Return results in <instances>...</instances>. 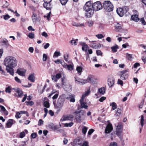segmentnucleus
Here are the masks:
<instances>
[{
  "instance_id": "nucleus-42",
  "label": "nucleus",
  "mask_w": 146,
  "mask_h": 146,
  "mask_svg": "<svg viewBox=\"0 0 146 146\" xmlns=\"http://www.w3.org/2000/svg\"><path fill=\"white\" fill-rule=\"evenodd\" d=\"M73 123L70 122L69 123H66L64 124V126L66 127H70L72 126Z\"/></svg>"
},
{
  "instance_id": "nucleus-63",
  "label": "nucleus",
  "mask_w": 146,
  "mask_h": 146,
  "mask_svg": "<svg viewBox=\"0 0 146 146\" xmlns=\"http://www.w3.org/2000/svg\"><path fill=\"white\" fill-rule=\"evenodd\" d=\"M15 80L18 83H21V80L17 76L15 78Z\"/></svg>"
},
{
  "instance_id": "nucleus-31",
  "label": "nucleus",
  "mask_w": 146,
  "mask_h": 146,
  "mask_svg": "<svg viewBox=\"0 0 146 146\" xmlns=\"http://www.w3.org/2000/svg\"><path fill=\"white\" fill-rule=\"evenodd\" d=\"M92 47L94 48L97 49L101 47L100 44L99 43H96L93 44Z\"/></svg>"
},
{
  "instance_id": "nucleus-13",
  "label": "nucleus",
  "mask_w": 146,
  "mask_h": 146,
  "mask_svg": "<svg viewBox=\"0 0 146 146\" xmlns=\"http://www.w3.org/2000/svg\"><path fill=\"white\" fill-rule=\"evenodd\" d=\"M114 83V78L112 76L109 77L108 80V84L109 88L112 87Z\"/></svg>"
},
{
  "instance_id": "nucleus-60",
  "label": "nucleus",
  "mask_w": 146,
  "mask_h": 146,
  "mask_svg": "<svg viewBox=\"0 0 146 146\" xmlns=\"http://www.w3.org/2000/svg\"><path fill=\"white\" fill-rule=\"evenodd\" d=\"M1 109V111L3 112L6 110V109L3 106L0 105V111Z\"/></svg>"
},
{
  "instance_id": "nucleus-49",
  "label": "nucleus",
  "mask_w": 146,
  "mask_h": 146,
  "mask_svg": "<svg viewBox=\"0 0 146 146\" xmlns=\"http://www.w3.org/2000/svg\"><path fill=\"white\" fill-rule=\"evenodd\" d=\"M25 136V132L23 131L21 132L19 135V137L20 138H23Z\"/></svg>"
},
{
  "instance_id": "nucleus-43",
  "label": "nucleus",
  "mask_w": 146,
  "mask_h": 146,
  "mask_svg": "<svg viewBox=\"0 0 146 146\" xmlns=\"http://www.w3.org/2000/svg\"><path fill=\"white\" fill-rule=\"evenodd\" d=\"M26 103V105L28 106H32L34 104V102L32 101L27 102L26 101L25 102Z\"/></svg>"
},
{
  "instance_id": "nucleus-5",
  "label": "nucleus",
  "mask_w": 146,
  "mask_h": 146,
  "mask_svg": "<svg viewBox=\"0 0 146 146\" xmlns=\"http://www.w3.org/2000/svg\"><path fill=\"white\" fill-rule=\"evenodd\" d=\"M64 102V99L61 97H60L57 100L56 103L54 101H53V103L55 108L57 109H60L63 106Z\"/></svg>"
},
{
  "instance_id": "nucleus-7",
  "label": "nucleus",
  "mask_w": 146,
  "mask_h": 146,
  "mask_svg": "<svg viewBox=\"0 0 146 146\" xmlns=\"http://www.w3.org/2000/svg\"><path fill=\"white\" fill-rule=\"evenodd\" d=\"M129 71V69L123 70L119 72V75L120 76V79L122 80H125L128 77V72Z\"/></svg>"
},
{
  "instance_id": "nucleus-18",
  "label": "nucleus",
  "mask_w": 146,
  "mask_h": 146,
  "mask_svg": "<svg viewBox=\"0 0 146 146\" xmlns=\"http://www.w3.org/2000/svg\"><path fill=\"white\" fill-rule=\"evenodd\" d=\"M15 91L18 94V96L20 98H21L23 95V93L22 91L19 88L15 89Z\"/></svg>"
},
{
  "instance_id": "nucleus-27",
  "label": "nucleus",
  "mask_w": 146,
  "mask_h": 146,
  "mask_svg": "<svg viewBox=\"0 0 146 146\" xmlns=\"http://www.w3.org/2000/svg\"><path fill=\"white\" fill-rule=\"evenodd\" d=\"M82 43L81 44L82 46V50L86 51L88 47V46L87 44L84 42H82Z\"/></svg>"
},
{
  "instance_id": "nucleus-1",
  "label": "nucleus",
  "mask_w": 146,
  "mask_h": 146,
  "mask_svg": "<svg viewBox=\"0 0 146 146\" xmlns=\"http://www.w3.org/2000/svg\"><path fill=\"white\" fill-rule=\"evenodd\" d=\"M17 61L16 58L12 56H7L4 61V64L6 66V70L7 72L12 76L14 74L13 68L17 66Z\"/></svg>"
},
{
  "instance_id": "nucleus-15",
  "label": "nucleus",
  "mask_w": 146,
  "mask_h": 146,
  "mask_svg": "<svg viewBox=\"0 0 146 146\" xmlns=\"http://www.w3.org/2000/svg\"><path fill=\"white\" fill-rule=\"evenodd\" d=\"M84 100H82L81 99L80 100V102L81 104V108H84L85 109H87L88 106L87 105V103L86 102H84Z\"/></svg>"
},
{
  "instance_id": "nucleus-39",
  "label": "nucleus",
  "mask_w": 146,
  "mask_h": 146,
  "mask_svg": "<svg viewBox=\"0 0 146 146\" xmlns=\"http://www.w3.org/2000/svg\"><path fill=\"white\" fill-rule=\"evenodd\" d=\"M80 145L81 146H89L88 142L86 141H84L83 143H80Z\"/></svg>"
},
{
  "instance_id": "nucleus-57",
  "label": "nucleus",
  "mask_w": 146,
  "mask_h": 146,
  "mask_svg": "<svg viewBox=\"0 0 146 146\" xmlns=\"http://www.w3.org/2000/svg\"><path fill=\"white\" fill-rule=\"evenodd\" d=\"M24 97L21 101L22 102H24L25 101L27 97V94H25L24 95Z\"/></svg>"
},
{
  "instance_id": "nucleus-3",
  "label": "nucleus",
  "mask_w": 146,
  "mask_h": 146,
  "mask_svg": "<svg viewBox=\"0 0 146 146\" xmlns=\"http://www.w3.org/2000/svg\"><path fill=\"white\" fill-rule=\"evenodd\" d=\"M90 1L87 2L83 8L85 12H86L85 15L88 18L91 17L94 13L92 3Z\"/></svg>"
},
{
  "instance_id": "nucleus-12",
  "label": "nucleus",
  "mask_w": 146,
  "mask_h": 146,
  "mask_svg": "<svg viewBox=\"0 0 146 146\" xmlns=\"http://www.w3.org/2000/svg\"><path fill=\"white\" fill-rule=\"evenodd\" d=\"M113 130L112 125L111 124L109 123L107 125L105 129V133H110Z\"/></svg>"
},
{
  "instance_id": "nucleus-10",
  "label": "nucleus",
  "mask_w": 146,
  "mask_h": 146,
  "mask_svg": "<svg viewBox=\"0 0 146 146\" xmlns=\"http://www.w3.org/2000/svg\"><path fill=\"white\" fill-rule=\"evenodd\" d=\"M127 11L126 10V9H123L121 8L117 9V14L121 17H122L124 14V11Z\"/></svg>"
},
{
  "instance_id": "nucleus-6",
  "label": "nucleus",
  "mask_w": 146,
  "mask_h": 146,
  "mask_svg": "<svg viewBox=\"0 0 146 146\" xmlns=\"http://www.w3.org/2000/svg\"><path fill=\"white\" fill-rule=\"evenodd\" d=\"M123 125L122 123L119 122L118 123L116 128V135L119 138L120 140H122V136L121 134L122 132Z\"/></svg>"
},
{
  "instance_id": "nucleus-44",
  "label": "nucleus",
  "mask_w": 146,
  "mask_h": 146,
  "mask_svg": "<svg viewBox=\"0 0 146 146\" xmlns=\"http://www.w3.org/2000/svg\"><path fill=\"white\" fill-rule=\"evenodd\" d=\"M89 27H91L92 26L94 23L93 22L91 21H89L87 23Z\"/></svg>"
},
{
  "instance_id": "nucleus-14",
  "label": "nucleus",
  "mask_w": 146,
  "mask_h": 146,
  "mask_svg": "<svg viewBox=\"0 0 146 146\" xmlns=\"http://www.w3.org/2000/svg\"><path fill=\"white\" fill-rule=\"evenodd\" d=\"M75 96L74 95L70 94L66 98V99L70 100L71 102H74L75 101Z\"/></svg>"
},
{
  "instance_id": "nucleus-50",
  "label": "nucleus",
  "mask_w": 146,
  "mask_h": 146,
  "mask_svg": "<svg viewBox=\"0 0 146 146\" xmlns=\"http://www.w3.org/2000/svg\"><path fill=\"white\" fill-rule=\"evenodd\" d=\"M87 129L86 127H84L82 129V132L84 134H85L87 131Z\"/></svg>"
},
{
  "instance_id": "nucleus-55",
  "label": "nucleus",
  "mask_w": 146,
  "mask_h": 146,
  "mask_svg": "<svg viewBox=\"0 0 146 146\" xmlns=\"http://www.w3.org/2000/svg\"><path fill=\"white\" fill-rule=\"evenodd\" d=\"M36 135H37V134L36 133H33L31 134V137L32 138H33V139H35L36 137Z\"/></svg>"
},
{
  "instance_id": "nucleus-36",
  "label": "nucleus",
  "mask_w": 146,
  "mask_h": 146,
  "mask_svg": "<svg viewBox=\"0 0 146 146\" xmlns=\"http://www.w3.org/2000/svg\"><path fill=\"white\" fill-rule=\"evenodd\" d=\"M60 52H59L55 51L53 56V57L55 58L56 57H58L60 55Z\"/></svg>"
},
{
  "instance_id": "nucleus-4",
  "label": "nucleus",
  "mask_w": 146,
  "mask_h": 146,
  "mask_svg": "<svg viewBox=\"0 0 146 146\" xmlns=\"http://www.w3.org/2000/svg\"><path fill=\"white\" fill-rule=\"evenodd\" d=\"M103 7L106 11L109 12L113 10V6L111 2L107 1L104 2Z\"/></svg>"
},
{
  "instance_id": "nucleus-41",
  "label": "nucleus",
  "mask_w": 146,
  "mask_h": 146,
  "mask_svg": "<svg viewBox=\"0 0 146 146\" xmlns=\"http://www.w3.org/2000/svg\"><path fill=\"white\" fill-rule=\"evenodd\" d=\"M44 106L46 108H49L50 106L49 103L47 101H45L44 103Z\"/></svg>"
},
{
  "instance_id": "nucleus-33",
  "label": "nucleus",
  "mask_w": 146,
  "mask_h": 146,
  "mask_svg": "<svg viewBox=\"0 0 146 146\" xmlns=\"http://www.w3.org/2000/svg\"><path fill=\"white\" fill-rule=\"evenodd\" d=\"M82 67L80 66H77L76 70L77 71L79 75H80L82 71Z\"/></svg>"
},
{
  "instance_id": "nucleus-23",
  "label": "nucleus",
  "mask_w": 146,
  "mask_h": 146,
  "mask_svg": "<svg viewBox=\"0 0 146 146\" xmlns=\"http://www.w3.org/2000/svg\"><path fill=\"white\" fill-rule=\"evenodd\" d=\"M131 19L134 21L137 22L139 20V19L138 17V15L136 14L132 15L131 17Z\"/></svg>"
},
{
  "instance_id": "nucleus-59",
  "label": "nucleus",
  "mask_w": 146,
  "mask_h": 146,
  "mask_svg": "<svg viewBox=\"0 0 146 146\" xmlns=\"http://www.w3.org/2000/svg\"><path fill=\"white\" fill-rule=\"evenodd\" d=\"M49 127L50 128H51V129H55L56 127L52 123H51L49 125Z\"/></svg>"
},
{
  "instance_id": "nucleus-38",
  "label": "nucleus",
  "mask_w": 146,
  "mask_h": 146,
  "mask_svg": "<svg viewBox=\"0 0 146 146\" xmlns=\"http://www.w3.org/2000/svg\"><path fill=\"white\" fill-rule=\"evenodd\" d=\"M2 17H3L5 20H7L10 18V16L8 14H7L5 15H3L1 17V18Z\"/></svg>"
},
{
  "instance_id": "nucleus-58",
  "label": "nucleus",
  "mask_w": 146,
  "mask_h": 146,
  "mask_svg": "<svg viewBox=\"0 0 146 146\" xmlns=\"http://www.w3.org/2000/svg\"><path fill=\"white\" fill-rule=\"evenodd\" d=\"M96 52L98 55L102 56V52L100 50H97L96 51Z\"/></svg>"
},
{
  "instance_id": "nucleus-47",
  "label": "nucleus",
  "mask_w": 146,
  "mask_h": 146,
  "mask_svg": "<svg viewBox=\"0 0 146 146\" xmlns=\"http://www.w3.org/2000/svg\"><path fill=\"white\" fill-rule=\"evenodd\" d=\"M144 120V116L143 115H141V123L142 127L144 123L143 122Z\"/></svg>"
},
{
  "instance_id": "nucleus-29",
  "label": "nucleus",
  "mask_w": 146,
  "mask_h": 146,
  "mask_svg": "<svg viewBox=\"0 0 146 146\" xmlns=\"http://www.w3.org/2000/svg\"><path fill=\"white\" fill-rule=\"evenodd\" d=\"M110 106H112V109L113 110H115L117 107V105L115 102L110 103Z\"/></svg>"
},
{
  "instance_id": "nucleus-22",
  "label": "nucleus",
  "mask_w": 146,
  "mask_h": 146,
  "mask_svg": "<svg viewBox=\"0 0 146 146\" xmlns=\"http://www.w3.org/2000/svg\"><path fill=\"white\" fill-rule=\"evenodd\" d=\"M90 89L87 90V91H86L82 95V97L81 99L82 100H84L86 96H88L90 93Z\"/></svg>"
},
{
  "instance_id": "nucleus-48",
  "label": "nucleus",
  "mask_w": 146,
  "mask_h": 146,
  "mask_svg": "<svg viewBox=\"0 0 146 146\" xmlns=\"http://www.w3.org/2000/svg\"><path fill=\"white\" fill-rule=\"evenodd\" d=\"M28 36L29 38L33 39L35 37L34 34L32 33H30L29 34Z\"/></svg>"
},
{
  "instance_id": "nucleus-9",
  "label": "nucleus",
  "mask_w": 146,
  "mask_h": 146,
  "mask_svg": "<svg viewBox=\"0 0 146 146\" xmlns=\"http://www.w3.org/2000/svg\"><path fill=\"white\" fill-rule=\"evenodd\" d=\"M44 3L43 4L44 7L47 10H50L51 8V5L50 4V3L52 0H44Z\"/></svg>"
},
{
  "instance_id": "nucleus-52",
  "label": "nucleus",
  "mask_w": 146,
  "mask_h": 146,
  "mask_svg": "<svg viewBox=\"0 0 146 146\" xmlns=\"http://www.w3.org/2000/svg\"><path fill=\"white\" fill-rule=\"evenodd\" d=\"M70 43H71L72 45H74V46L77 45L76 42L74 40L72 39L70 41Z\"/></svg>"
},
{
  "instance_id": "nucleus-17",
  "label": "nucleus",
  "mask_w": 146,
  "mask_h": 146,
  "mask_svg": "<svg viewBox=\"0 0 146 146\" xmlns=\"http://www.w3.org/2000/svg\"><path fill=\"white\" fill-rule=\"evenodd\" d=\"M15 121L12 119H9L6 123V126L8 128H10L11 127L12 125L15 123Z\"/></svg>"
},
{
  "instance_id": "nucleus-11",
  "label": "nucleus",
  "mask_w": 146,
  "mask_h": 146,
  "mask_svg": "<svg viewBox=\"0 0 146 146\" xmlns=\"http://www.w3.org/2000/svg\"><path fill=\"white\" fill-rule=\"evenodd\" d=\"M60 63L64 68L68 70H72L73 69V66L71 64L67 65L64 62H61Z\"/></svg>"
},
{
  "instance_id": "nucleus-61",
  "label": "nucleus",
  "mask_w": 146,
  "mask_h": 146,
  "mask_svg": "<svg viewBox=\"0 0 146 146\" xmlns=\"http://www.w3.org/2000/svg\"><path fill=\"white\" fill-rule=\"evenodd\" d=\"M43 123V121L41 119H39L38 121V125L39 126L41 125Z\"/></svg>"
},
{
  "instance_id": "nucleus-30",
  "label": "nucleus",
  "mask_w": 146,
  "mask_h": 146,
  "mask_svg": "<svg viewBox=\"0 0 146 146\" xmlns=\"http://www.w3.org/2000/svg\"><path fill=\"white\" fill-rule=\"evenodd\" d=\"M94 76L92 75H89L86 79V83L90 82L92 81L93 79V78Z\"/></svg>"
},
{
  "instance_id": "nucleus-24",
  "label": "nucleus",
  "mask_w": 146,
  "mask_h": 146,
  "mask_svg": "<svg viewBox=\"0 0 146 146\" xmlns=\"http://www.w3.org/2000/svg\"><path fill=\"white\" fill-rule=\"evenodd\" d=\"M35 77L34 75V74H31L29 75L28 78V80L32 82H34L35 81Z\"/></svg>"
},
{
  "instance_id": "nucleus-28",
  "label": "nucleus",
  "mask_w": 146,
  "mask_h": 146,
  "mask_svg": "<svg viewBox=\"0 0 146 146\" xmlns=\"http://www.w3.org/2000/svg\"><path fill=\"white\" fill-rule=\"evenodd\" d=\"M25 71L18 69L17 70V73L20 75L24 76L25 75Z\"/></svg>"
},
{
  "instance_id": "nucleus-54",
  "label": "nucleus",
  "mask_w": 146,
  "mask_h": 146,
  "mask_svg": "<svg viewBox=\"0 0 146 146\" xmlns=\"http://www.w3.org/2000/svg\"><path fill=\"white\" fill-rule=\"evenodd\" d=\"M58 93H57L55 94L52 97L53 100H54V99H57L58 97Z\"/></svg>"
},
{
  "instance_id": "nucleus-62",
  "label": "nucleus",
  "mask_w": 146,
  "mask_h": 146,
  "mask_svg": "<svg viewBox=\"0 0 146 146\" xmlns=\"http://www.w3.org/2000/svg\"><path fill=\"white\" fill-rule=\"evenodd\" d=\"M122 80H121V79H119L118 80L117 83L118 84L122 86L123 85V82L122 81Z\"/></svg>"
},
{
  "instance_id": "nucleus-56",
  "label": "nucleus",
  "mask_w": 146,
  "mask_h": 146,
  "mask_svg": "<svg viewBox=\"0 0 146 146\" xmlns=\"http://www.w3.org/2000/svg\"><path fill=\"white\" fill-rule=\"evenodd\" d=\"M51 14V12L50 11L48 13L47 16L44 15V18L46 17L47 19L49 20L50 17V15Z\"/></svg>"
},
{
  "instance_id": "nucleus-26",
  "label": "nucleus",
  "mask_w": 146,
  "mask_h": 146,
  "mask_svg": "<svg viewBox=\"0 0 146 146\" xmlns=\"http://www.w3.org/2000/svg\"><path fill=\"white\" fill-rule=\"evenodd\" d=\"M80 140L79 139H75L73 141V142L72 143V145L74 146L76 144L80 145V143H79Z\"/></svg>"
},
{
  "instance_id": "nucleus-37",
  "label": "nucleus",
  "mask_w": 146,
  "mask_h": 146,
  "mask_svg": "<svg viewBox=\"0 0 146 146\" xmlns=\"http://www.w3.org/2000/svg\"><path fill=\"white\" fill-rule=\"evenodd\" d=\"M127 58L129 60H131L132 58V55L127 53L126 54Z\"/></svg>"
},
{
  "instance_id": "nucleus-40",
  "label": "nucleus",
  "mask_w": 146,
  "mask_h": 146,
  "mask_svg": "<svg viewBox=\"0 0 146 146\" xmlns=\"http://www.w3.org/2000/svg\"><path fill=\"white\" fill-rule=\"evenodd\" d=\"M20 114H25L27 116H29V114L27 111H19Z\"/></svg>"
},
{
  "instance_id": "nucleus-19",
  "label": "nucleus",
  "mask_w": 146,
  "mask_h": 146,
  "mask_svg": "<svg viewBox=\"0 0 146 146\" xmlns=\"http://www.w3.org/2000/svg\"><path fill=\"white\" fill-rule=\"evenodd\" d=\"M115 29L116 32H120L121 31L122 27L119 23H117L115 25Z\"/></svg>"
},
{
  "instance_id": "nucleus-45",
  "label": "nucleus",
  "mask_w": 146,
  "mask_h": 146,
  "mask_svg": "<svg viewBox=\"0 0 146 146\" xmlns=\"http://www.w3.org/2000/svg\"><path fill=\"white\" fill-rule=\"evenodd\" d=\"M60 2L62 5H65L68 0H60Z\"/></svg>"
},
{
  "instance_id": "nucleus-35",
  "label": "nucleus",
  "mask_w": 146,
  "mask_h": 146,
  "mask_svg": "<svg viewBox=\"0 0 146 146\" xmlns=\"http://www.w3.org/2000/svg\"><path fill=\"white\" fill-rule=\"evenodd\" d=\"M32 18L33 21H35L37 19L36 14L35 13H33L32 16Z\"/></svg>"
},
{
  "instance_id": "nucleus-32",
  "label": "nucleus",
  "mask_w": 146,
  "mask_h": 146,
  "mask_svg": "<svg viewBox=\"0 0 146 146\" xmlns=\"http://www.w3.org/2000/svg\"><path fill=\"white\" fill-rule=\"evenodd\" d=\"M119 48L118 46L115 45V46L111 47V48L113 52H115L117 51V49Z\"/></svg>"
},
{
  "instance_id": "nucleus-25",
  "label": "nucleus",
  "mask_w": 146,
  "mask_h": 146,
  "mask_svg": "<svg viewBox=\"0 0 146 146\" xmlns=\"http://www.w3.org/2000/svg\"><path fill=\"white\" fill-rule=\"evenodd\" d=\"M85 118L84 115L82 114L81 115L80 114H79V115H77L76 116V119L77 120L79 121H82Z\"/></svg>"
},
{
  "instance_id": "nucleus-34",
  "label": "nucleus",
  "mask_w": 146,
  "mask_h": 146,
  "mask_svg": "<svg viewBox=\"0 0 146 146\" xmlns=\"http://www.w3.org/2000/svg\"><path fill=\"white\" fill-rule=\"evenodd\" d=\"M86 79L83 80L82 79H79L78 80H77L76 79V81L82 84H84L86 83Z\"/></svg>"
},
{
  "instance_id": "nucleus-64",
  "label": "nucleus",
  "mask_w": 146,
  "mask_h": 146,
  "mask_svg": "<svg viewBox=\"0 0 146 146\" xmlns=\"http://www.w3.org/2000/svg\"><path fill=\"white\" fill-rule=\"evenodd\" d=\"M110 146H117V144L115 142H113L110 143Z\"/></svg>"
},
{
  "instance_id": "nucleus-16",
  "label": "nucleus",
  "mask_w": 146,
  "mask_h": 146,
  "mask_svg": "<svg viewBox=\"0 0 146 146\" xmlns=\"http://www.w3.org/2000/svg\"><path fill=\"white\" fill-rule=\"evenodd\" d=\"M61 77V75L60 73L56 74L55 76H52V80L55 82H57L58 79H59Z\"/></svg>"
},
{
  "instance_id": "nucleus-46",
  "label": "nucleus",
  "mask_w": 146,
  "mask_h": 146,
  "mask_svg": "<svg viewBox=\"0 0 146 146\" xmlns=\"http://www.w3.org/2000/svg\"><path fill=\"white\" fill-rule=\"evenodd\" d=\"M96 36L98 39H102L104 37V36L102 34L96 35Z\"/></svg>"
},
{
  "instance_id": "nucleus-2",
  "label": "nucleus",
  "mask_w": 146,
  "mask_h": 146,
  "mask_svg": "<svg viewBox=\"0 0 146 146\" xmlns=\"http://www.w3.org/2000/svg\"><path fill=\"white\" fill-rule=\"evenodd\" d=\"M90 1L87 2L83 8L85 12H86L85 15L88 18L91 17L94 13L92 3Z\"/></svg>"
},
{
  "instance_id": "nucleus-21",
  "label": "nucleus",
  "mask_w": 146,
  "mask_h": 146,
  "mask_svg": "<svg viewBox=\"0 0 146 146\" xmlns=\"http://www.w3.org/2000/svg\"><path fill=\"white\" fill-rule=\"evenodd\" d=\"M73 118V116L72 115H68L64 116L63 117V121L71 120Z\"/></svg>"
},
{
  "instance_id": "nucleus-51",
  "label": "nucleus",
  "mask_w": 146,
  "mask_h": 146,
  "mask_svg": "<svg viewBox=\"0 0 146 146\" xmlns=\"http://www.w3.org/2000/svg\"><path fill=\"white\" fill-rule=\"evenodd\" d=\"M5 92L7 93H10L11 92V89L9 86L6 88Z\"/></svg>"
},
{
  "instance_id": "nucleus-8",
  "label": "nucleus",
  "mask_w": 146,
  "mask_h": 146,
  "mask_svg": "<svg viewBox=\"0 0 146 146\" xmlns=\"http://www.w3.org/2000/svg\"><path fill=\"white\" fill-rule=\"evenodd\" d=\"M94 11L100 10L102 8V5L100 1H98L92 3Z\"/></svg>"
},
{
  "instance_id": "nucleus-53",
  "label": "nucleus",
  "mask_w": 146,
  "mask_h": 146,
  "mask_svg": "<svg viewBox=\"0 0 146 146\" xmlns=\"http://www.w3.org/2000/svg\"><path fill=\"white\" fill-rule=\"evenodd\" d=\"M47 55L45 54H43V58H42V60L43 61H46L47 59Z\"/></svg>"
},
{
  "instance_id": "nucleus-20",
  "label": "nucleus",
  "mask_w": 146,
  "mask_h": 146,
  "mask_svg": "<svg viewBox=\"0 0 146 146\" xmlns=\"http://www.w3.org/2000/svg\"><path fill=\"white\" fill-rule=\"evenodd\" d=\"M106 90L104 87H102L99 88L98 91V94L103 95L105 92Z\"/></svg>"
}]
</instances>
